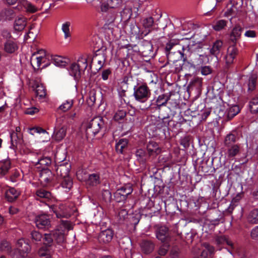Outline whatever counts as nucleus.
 Instances as JSON below:
<instances>
[{
	"label": "nucleus",
	"instance_id": "f257e3e1",
	"mask_svg": "<svg viewBox=\"0 0 258 258\" xmlns=\"http://www.w3.org/2000/svg\"><path fill=\"white\" fill-rule=\"evenodd\" d=\"M104 126L102 117L97 116L92 119L85 125L86 135L87 138L94 137Z\"/></svg>",
	"mask_w": 258,
	"mask_h": 258
},
{
	"label": "nucleus",
	"instance_id": "f03ea898",
	"mask_svg": "<svg viewBox=\"0 0 258 258\" xmlns=\"http://www.w3.org/2000/svg\"><path fill=\"white\" fill-rule=\"evenodd\" d=\"M42 240L46 246H51L55 242L58 244L62 243L64 240V237L61 231L56 230L49 233H45L43 236Z\"/></svg>",
	"mask_w": 258,
	"mask_h": 258
},
{
	"label": "nucleus",
	"instance_id": "7ed1b4c3",
	"mask_svg": "<svg viewBox=\"0 0 258 258\" xmlns=\"http://www.w3.org/2000/svg\"><path fill=\"white\" fill-rule=\"evenodd\" d=\"M151 95V90L146 84H142L134 88L133 95L136 101L141 103L146 102Z\"/></svg>",
	"mask_w": 258,
	"mask_h": 258
},
{
	"label": "nucleus",
	"instance_id": "20e7f679",
	"mask_svg": "<svg viewBox=\"0 0 258 258\" xmlns=\"http://www.w3.org/2000/svg\"><path fill=\"white\" fill-rule=\"evenodd\" d=\"M181 49H178L177 50L171 51L166 54L168 62H176L177 61L182 60L183 62L186 63V54L185 51L188 52L189 48L187 47H180ZM169 63V62H168Z\"/></svg>",
	"mask_w": 258,
	"mask_h": 258
},
{
	"label": "nucleus",
	"instance_id": "39448f33",
	"mask_svg": "<svg viewBox=\"0 0 258 258\" xmlns=\"http://www.w3.org/2000/svg\"><path fill=\"white\" fill-rule=\"evenodd\" d=\"M171 93L163 94L160 95L157 98L156 103V109L160 110V108L163 106H165L166 104H170L172 107H176L178 106V103L176 101H174L171 100Z\"/></svg>",
	"mask_w": 258,
	"mask_h": 258
},
{
	"label": "nucleus",
	"instance_id": "423d86ee",
	"mask_svg": "<svg viewBox=\"0 0 258 258\" xmlns=\"http://www.w3.org/2000/svg\"><path fill=\"white\" fill-rule=\"evenodd\" d=\"M34 222L36 226L39 229L49 230L51 227L49 216L46 214H40L35 217Z\"/></svg>",
	"mask_w": 258,
	"mask_h": 258
},
{
	"label": "nucleus",
	"instance_id": "0eeeda50",
	"mask_svg": "<svg viewBox=\"0 0 258 258\" xmlns=\"http://www.w3.org/2000/svg\"><path fill=\"white\" fill-rule=\"evenodd\" d=\"M244 27L240 24H236L232 28L229 34V42L231 44H235L240 39Z\"/></svg>",
	"mask_w": 258,
	"mask_h": 258
},
{
	"label": "nucleus",
	"instance_id": "6e6552de",
	"mask_svg": "<svg viewBox=\"0 0 258 258\" xmlns=\"http://www.w3.org/2000/svg\"><path fill=\"white\" fill-rule=\"evenodd\" d=\"M132 192V186L129 184L125 185L116 190L114 193V198L117 202H124Z\"/></svg>",
	"mask_w": 258,
	"mask_h": 258
},
{
	"label": "nucleus",
	"instance_id": "1a4fd4ad",
	"mask_svg": "<svg viewBox=\"0 0 258 258\" xmlns=\"http://www.w3.org/2000/svg\"><path fill=\"white\" fill-rule=\"evenodd\" d=\"M155 234L156 238L161 242H167L170 239L169 228L165 226H157Z\"/></svg>",
	"mask_w": 258,
	"mask_h": 258
},
{
	"label": "nucleus",
	"instance_id": "9d476101",
	"mask_svg": "<svg viewBox=\"0 0 258 258\" xmlns=\"http://www.w3.org/2000/svg\"><path fill=\"white\" fill-rule=\"evenodd\" d=\"M44 53L43 50H40L32 55L30 62L34 70H38L41 63L44 62L45 60L44 57Z\"/></svg>",
	"mask_w": 258,
	"mask_h": 258
},
{
	"label": "nucleus",
	"instance_id": "9b49d317",
	"mask_svg": "<svg viewBox=\"0 0 258 258\" xmlns=\"http://www.w3.org/2000/svg\"><path fill=\"white\" fill-rule=\"evenodd\" d=\"M11 148L13 149H23L25 146L24 142L21 135L14 132L11 133Z\"/></svg>",
	"mask_w": 258,
	"mask_h": 258
},
{
	"label": "nucleus",
	"instance_id": "f8f14e48",
	"mask_svg": "<svg viewBox=\"0 0 258 258\" xmlns=\"http://www.w3.org/2000/svg\"><path fill=\"white\" fill-rule=\"evenodd\" d=\"M238 54V49L236 44H231L227 48V54L225 56L226 68H228L229 66L232 64Z\"/></svg>",
	"mask_w": 258,
	"mask_h": 258
},
{
	"label": "nucleus",
	"instance_id": "ddd939ff",
	"mask_svg": "<svg viewBox=\"0 0 258 258\" xmlns=\"http://www.w3.org/2000/svg\"><path fill=\"white\" fill-rule=\"evenodd\" d=\"M208 59L206 55L194 53L192 54L190 62L186 60L187 63L190 64L191 67L197 68L202 64Z\"/></svg>",
	"mask_w": 258,
	"mask_h": 258
},
{
	"label": "nucleus",
	"instance_id": "4468645a",
	"mask_svg": "<svg viewBox=\"0 0 258 258\" xmlns=\"http://www.w3.org/2000/svg\"><path fill=\"white\" fill-rule=\"evenodd\" d=\"M155 245L154 241L148 239H142L140 243L141 250L145 254H149L153 252Z\"/></svg>",
	"mask_w": 258,
	"mask_h": 258
},
{
	"label": "nucleus",
	"instance_id": "2eb2a0df",
	"mask_svg": "<svg viewBox=\"0 0 258 258\" xmlns=\"http://www.w3.org/2000/svg\"><path fill=\"white\" fill-rule=\"evenodd\" d=\"M159 110V118L162 120L163 123H166L168 120L173 118L175 115V111L170 107H165Z\"/></svg>",
	"mask_w": 258,
	"mask_h": 258
},
{
	"label": "nucleus",
	"instance_id": "dca6fc26",
	"mask_svg": "<svg viewBox=\"0 0 258 258\" xmlns=\"http://www.w3.org/2000/svg\"><path fill=\"white\" fill-rule=\"evenodd\" d=\"M101 5V12H107L110 9L117 8L120 6L122 4V0H104Z\"/></svg>",
	"mask_w": 258,
	"mask_h": 258
},
{
	"label": "nucleus",
	"instance_id": "f3484780",
	"mask_svg": "<svg viewBox=\"0 0 258 258\" xmlns=\"http://www.w3.org/2000/svg\"><path fill=\"white\" fill-rule=\"evenodd\" d=\"M39 174L41 181L44 182L46 184L51 183L54 179L53 174L47 168L42 167Z\"/></svg>",
	"mask_w": 258,
	"mask_h": 258
},
{
	"label": "nucleus",
	"instance_id": "a211bd4d",
	"mask_svg": "<svg viewBox=\"0 0 258 258\" xmlns=\"http://www.w3.org/2000/svg\"><path fill=\"white\" fill-rule=\"evenodd\" d=\"M71 167L70 163L68 162H64L58 165L55 169L57 175L60 177H65L69 176Z\"/></svg>",
	"mask_w": 258,
	"mask_h": 258
},
{
	"label": "nucleus",
	"instance_id": "6ab92c4d",
	"mask_svg": "<svg viewBox=\"0 0 258 258\" xmlns=\"http://www.w3.org/2000/svg\"><path fill=\"white\" fill-rule=\"evenodd\" d=\"M113 236V232L112 230L107 229L101 231L98 237L100 243H108L111 241Z\"/></svg>",
	"mask_w": 258,
	"mask_h": 258
},
{
	"label": "nucleus",
	"instance_id": "aec40b11",
	"mask_svg": "<svg viewBox=\"0 0 258 258\" xmlns=\"http://www.w3.org/2000/svg\"><path fill=\"white\" fill-rule=\"evenodd\" d=\"M152 46L148 41L143 42L139 47V52L145 57L151 56L153 54Z\"/></svg>",
	"mask_w": 258,
	"mask_h": 258
},
{
	"label": "nucleus",
	"instance_id": "412c9836",
	"mask_svg": "<svg viewBox=\"0 0 258 258\" xmlns=\"http://www.w3.org/2000/svg\"><path fill=\"white\" fill-rule=\"evenodd\" d=\"M141 23L143 27L146 31V33L145 34V35H146L153 29L154 20L152 17L144 18L142 19Z\"/></svg>",
	"mask_w": 258,
	"mask_h": 258
},
{
	"label": "nucleus",
	"instance_id": "4be33fe9",
	"mask_svg": "<svg viewBox=\"0 0 258 258\" xmlns=\"http://www.w3.org/2000/svg\"><path fill=\"white\" fill-rule=\"evenodd\" d=\"M223 47V42L220 40H217L213 44L212 47L210 48V53L211 55L218 57Z\"/></svg>",
	"mask_w": 258,
	"mask_h": 258
},
{
	"label": "nucleus",
	"instance_id": "5701e85b",
	"mask_svg": "<svg viewBox=\"0 0 258 258\" xmlns=\"http://www.w3.org/2000/svg\"><path fill=\"white\" fill-rule=\"evenodd\" d=\"M179 39H170L166 44L165 47L166 54H167L168 52L175 50L176 47H178V49H180V47L182 46L179 45Z\"/></svg>",
	"mask_w": 258,
	"mask_h": 258
},
{
	"label": "nucleus",
	"instance_id": "b1692460",
	"mask_svg": "<svg viewBox=\"0 0 258 258\" xmlns=\"http://www.w3.org/2000/svg\"><path fill=\"white\" fill-rule=\"evenodd\" d=\"M137 160L143 166H145L147 159L149 158L148 153L143 149H137L135 153Z\"/></svg>",
	"mask_w": 258,
	"mask_h": 258
},
{
	"label": "nucleus",
	"instance_id": "393cba45",
	"mask_svg": "<svg viewBox=\"0 0 258 258\" xmlns=\"http://www.w3.org/2000/svg\"><path fill=\"white\" fill-rule=\"evenodd\" d=\"M15 16L16 13L13 9H5L0 12V21L11 20Z\"/></svg>",
	"mask_w": 258,
	"mask_h": 258
},
{
	"label": "nucleus",
	"instance_id": "a878e982",
	"mask_svg": "<svg viewBox=\"0 0 258 258\" xmlns=\"http://www.w3.org/2000/svg\"><path fill=\"white\" fill-rule=\"evenodd\" d=\"M147 150L148 151L149 156H150L155 154L157 155L161 152V149L158 144L156 142L153 141H150L147 144Z\"/></svg>",
	"mask_w": 258,
	"mask_h": 258
},
{
	"label": "nucleus",
	"instance_id": "bb28decb",
	"mask_svg": "<svg viewBox=\"0 0 258 258\" xmlns=\"http://www.w3.org/2000/svg\"><path fill=\"white\" fill-rule=\"evenodd\" d=\"M127 108L126 107L119 108L114 115L113 119L119 123L123 122L126 116Z\"/></svg>",
	"mask_w": 258,
	"mask_h": 258
},
{
	"label": "nucleus",
	"instance_id": "cd10ccee",
	"mask_svg": "<svg viewBox=\"0 0 258 258\" xmlns=\"http://www.w3.org/2000/svg\"><path fill=\"white\" fill-rule=\"evenodd\" d=\"M89 57L90 55L88 54L85 53L82 54L79 57L77 62H76V64L80 68V70L83 72H84L87 68V59Z\"/></svg>",
	"mask_w": 258,
	"mask_h": 258
},
{
	"label": "nucleus",
	"instance_id": "c85d7f7f",
	"mask_svg": "<svg viewBox=\"0 0 258 258\" xmlns=\"http://www.w3.org/2000/svg\"><path fill=\"white\" fill-rule=\"evenodd\" d=\"M227 149V154L229 158L235 157L240 153V147L239 144L231 145L226 147Z\"/></svg>",
	"mask_w": 258,
	"mask_h": 258
},
{
	"label": "nucleus",
	"instance_id": "c756f323",
	"mask_svg": "<svg viewBox=\"0 0 258 258\" xmlns=\"http://www.w3.org/2000/svg\"><path fill=\"white\" fill-rule=\"evenodd\" d=\"M55 127L53 135V138L56 141L59 142L62 140L66 135L67 128L65 126H62L60 128Z\"/></svg>",
	"mask_w": 258,
	"mask_h": 258
},
{
	"label": "nucleus",
	"instance_id": "7c9ffc66",
	"mask_svg": "<svg viewBox=\"0 0 258 258\" xmlns=\"http://www.w3.org/2000/svg\"><path fill=\"white\" fill-rule=\"evenodd\" d=\"M103 12L104 13L103 18L106 24H110L114 21L117 15V13L115 11L109 9V10L107 12Z\"/></svg>",
	"mask_w": 258,
	"mask_h": 258
},
{
	"label": "nucleus",
	"instance_id": "2f4dec72",
	"mask_svg": "<svg viewBox=\"0 0 258 258\" xmlns=\"http://www.w3.org/2000/svg\"><path fill=\"white\" fill-rule=\"evenodd\" d=\"M37 168L42 169V167L47 168L51 163L50 157H45L39 158L37 162H33Z\"/></svg>",
	"mask_w": 258,
	"mask_h": 258
},
{
	"label": "nucleus",
	"instance_id": "473e14b6",
	"mask_svg": "<svg viewBox=\"0 0 258 258\" xmlns=\"http://www.w3.org/2000/svg\"><path fill=\"white\" fill-rule=\"evenodd\" d=\"M20 192L14 187H10L5 193L6 198L9 202H13L17 199Z\"/></svg>",
	"mask_w": 258,
	"mask_h": 258
},
{
	"label": "nucleus",
	"instance_id": "72a5a7b5",
	"mask_svg": "<svg viewBox=\"0 0 258 258\" xmlns=\"http://www.w3.org/2000/svg\"><path fill=\"white\" fill-rule=\"evenodd\" d=\"M132 15V10L131 8L125 7L120 12L121 21L125 25L130 20Z\"/></svg>",
	"mask_w": 258,
	"mask_h": 258
},
{
	"label": "nucleus",
	"instance_id": "f704fd0d",
	"mask_svg": "<svg viewBox=\"0 0 258 258\" xmlns=\"http://www.w3.org/2000/svg\"><path fill=\"white\" fill-rule=\"evenodd\" d=\"M19 3L22 5L27 12L34 13L38 11V8L27 0H19Z\"/></svg>",
	"mask_w": 258,
	"mask_h": 258
},
{
	"label": "nucleus",
	"instance_id": "c9c22d12",
	"mask_svg": "<svg viewBox=\"0 0 258 258\" xmlns=\"http://www.w3.org/2000/svg\"><path fill=\"white\" fill-rule=\"evenodd\" d=\"M26 26V19L23 17H18L15 21L14 27L15 30L21 31Z\"/></svg>",
	"mask_w": 258,
	"mask_h": 258
},
{
	"label": "nucleus",
	"instance_id": "e433bc0d",
	"mask_svg": "<svg viewBox=\"0 0 258 258\" xmlns=\"http://www.w3.org/2000/svg\"><path fill=\"white\" fill-rule=\"evenodd\" d=\"M70 74L73 76L75 79L78 80L81 78V73L83 72L78 66L76 64V62H74L70 66L69 70Z\"/></svg>",
	"mask_w": 258,
	"mask_h": 258
},
{
	"label": "nucleus",
	"instance_id": "4c0bfd02",
	"mask_svg": "<svg viewBox=\"0 0 258 258\" xmlns=\"http://www.w3.org/2000/svg\"><path fill=\"white\" fill-rule=\"evenodd\" d=\"M238 138L236 136L231 133L227 135L224 141V145L225 147L231 145L237 144L236 142L238 141Z\"/></svg>",
	"mask_w": 258,
	"mask_h": 258
},
{
	"label": "nucleus",
	"instance_id": "58836bf2",
	"mask_svg": "<svg viewBox=\"0 0 258 258\" xmlns=\"http://www.w3.org/2000/svg\"><path fill=\"white\" fill-rule=\"evenodd\" d=\"M105 58L103 55V54H95L93 57L91 58V61L90 64V69L92 67V63L93 61H96L97 62L98 64V68L96 69L97 70H100L105 62Z\"/></svg>",
	"mask_w": 258,
	"mask_h": 258
},
{
	"label": "nucleus",
	"instance_id": "ea45409f",
	"mask_svg": "<svg viewBox=\"0 0 258 258\" xmlns=\"http://www.w3.org/2000/svg\"><path fill=\"white\" fill-rule=\"evenodd\" d=\"M99 93L98 89H91L89 94L88 98L87 99V103L89 105L92 106L94 104L96 100V94L97 93Z\"/></svg>",
	"mask_w": 258,
	"mask_h": 258
},
{
	"label": "nucleus",
	"instance_id": "a19ab883",
	"mask_svg": "<svg viewBox=\"0 0 258 258\" xmlns=\"http://www.w3.org/2000/svg\"><path fill=\"white\" fill-rule=\"evenodd\" d=\"M257 76L255 74H251L248 78L247 82V91L249 93L254 91L256 87Z\"/></svg>",
	"mask_w": 258,
	"mask_h": 258
},
{
	"label": "nucleus",
	"instance_id": "79ce46f5",
	"mask_svg": "<svg viewBox=\"0 0 258 258\" xmlns=\"http://www.w3.org/2000/svg\"><path fill=\"white\" fill-rule=\"evenodd\" d=\"M15 249L28 252L30 249V246L24 239H20L17 241V248Z\"/></svg>",
	"mask_w": 258,
	"mask_h": 258
},
{
	"label": "nucleus",
	"instance_id": "37998d69",
	"mask_svg": "<svg viewBox=\"0 0 258 258\" xmlns=\"http://www.w3.org/2000/svg\"><path fill=\"white\" fill-rule=\"evenodd\" d=\"M36 199L37 200H39V198L49 200L51 198V194L43 189H40L36 191Z\"/></svg>",
	"mask_w": 258,
	"mask_h": 258
},
{
	"label": "nucleus",
	"instance_id": "c03bdc74",
	"mask_svg": "<svg viewBox=\"0 0 258 258\" xmlns=\"http://www.w3.org/2000/svg\"><path fill=\"white\" fill-rule=\"evenodd\" d=\"M35 95L39 99H43L46 96V90L42 84H36L34 89Z\"/></svg>",
	"mask_w": 258,
	"mask_h": 258
},
{
	"label": "nucleus",
	"instance_id": "a18cd8bd",
	"mask_svg": "<svg viewBox=\"0 0 258 258\" xmlns=\"http://www.w3.org/2000/svg\"><path fill=\"white\" fill-rule=\"evenodd\" d=\"M17 44L12 40H8L5 44V50L9 53H12L17 50Z\"/></svg>",
	"mask_w": 258,
	"mask_h": 258
},
{
	"label": "nucleus",
	"instance_id": "49530a36",
	"mask_svg": "<svg viewBox=\"0 0 258 258\" xmlns=\"http://www.w3.org/2000/svg\"><path fill=\"white\" fill-rule=\"evenodd\" d=\"M11 168V162L9 160L2 161L0 162V174L2 176L5 175Z\"/></svg>",
	"mask_w": 258,
	"mask_h": 258
},
{
	"label": "nucleus",
	"instance_id": "de8ad7c7",
	"mask_svg": "<svg viewBox=\"0 0 258 258\" xmlns=\"http://www.w3.org/2000/svg\"><path fill=\"white\" fill-rule=\"evenodd\" d=\"M31 239L33 243L40 244L42 243L43 236L41 233L37 231H32L31 233Z\"/></svg>",
	"mask_w": 258,
	"mask_h": 258
},
{
	"label": "nucleus",
	"instance_id": "09e8293b",
	"mask_svg": "<svg viewBox=\"0 0 258 258\" xmlns=\"http://www.w3.org/2000/svg\"><path fill=\"white\" fill-rule=\"evenodd\" d=\"M248 222L251 224L258 223V209L251 210L247 217Z\"/></svg>",
	"mask_w": 258,
	"mask_h": 258
},
{
	"label": "nucleus",
	"instance_id": "8fccbe9b",
	"mask_svg": "<svg viewBox=\"0 0 258 258\" xmlns=\"http://www.w3.org/2000/svg\"><path fill=\"white\" fill-rule=\"evenodd\" d=\"M227 21L225 20H219L214 22L213 25V28L216 31H220L224 29L227 26Z\"/></svg>",
	"mask_w": 258,
	"mask_h": 258
},
{
	"label": "nucleus",
	"instance_id": "3c124183",
	"mask_svg": "<svg viewBox=\"0 0 258 258\" xmlns=\"http://www.w3.org/2000/svg\"><path fill=\"white\" fill-rule=\"evenodd\" d=\"M61 185L62 187L68 190H70L73 186V182L72 178L70 176L61 177Z\"/></svg>",
	"mask_w": 258,
	"mask_h": 258
},
{
	"label": "nucleus",
	"instance_id": "603ef678",
	"mask_svg": "<svg viewBox=\"0 0 258 258\" xmlns=\"http://www.w3.org/2000/svg\"><path fill=\"white\" fill-rule=\"evenodd\" d=\"M100 177L98 174L92 173L89 175L87 180L88 184L91 186H95L100 183Z\"/></svg>",
	"mask_w": 258,
	"mask_h": 258
},
{
	"label": "nucleus",
	"instance_id": "864d4df0",
	"mask_svg": "<svg viewBox=\"0 0 258 258\" xmlns=\"http://www.w3.org/2000/svg\"><path fill=\"white\" fill-rule=\"evenodd\" d=\"M128 140L126 139H121L116 144L115 149L117 152L123 153V149L126 147Z\"/></svg>",
	"mask_w": 258,
	"mask_h": 258
},
{
	"label": "nucleus",
	"instance_id": "5fc2aeb1",
	"mask_svg": "<svg viewBox=\"0 0 258 258\" xmlns=\"http://www.w3.org/2000/svg\"><path fill=\"white\" fill-rule=\"evenodd\" d=\"M240 112L238 106L233 105L227 110V116L229 119H231Z\"/></svg>",
	"mask_w": 258,
	"mask_h": 258
},
{
	"label": "nucleus",
	"instance_id": "6e6d98bb",
	"mask_svg": "<svg viewBox=\"0 0 258 258\" xmlns=\"http://www.w3.org/2000/svg\"><path fill=\"white\" fill-rule=\"evenodd\" d=\"M229 4L227 5V10L224 13V16L229 17L233 16L230 18V21L232 20L233 17H235L237 16V14L239 12L237 9H236L232 5H231L230 7H228Z\"/></svg>",
	"mask_w": 258,
	"mask_h": 258
},
{
	"label": "nucleus",
	"instance_id": "4d7b16f0",
	"mask_svg": "<svg viewBox=\"0 0 258 258\" xmlns=\"http://www.w3.org/2000/svg\"><path fill=\"white\" fill-rule=\"evenodd\" d=\"M52 61L56 66L60 67H64L67 63L66 58L58 55L54 56L52 58Z\"/></svg>",
	"mask_w": 258,
	"mask_h": 258
},
{
	"label": "nucleus",
	"instance_id": "13d9d810",
	"mask_svg": "<svg viewBox=\"0 0 258 258\" xmlns=\"http://www.w3.org/2000/svg\"><path fill=\"white\" fill-rule=\"evenodd\" d=\"M249 108L252 113L258 112V98H254L250 101Z\"/></svg>",
	"mask_w": 258,
	"mask_h": 258
},
{
	"label": "nucleus",
	"instance_id": "bf43d9fd",
	"mask_svg": "<svg viewBox=\"0 0 258 258\" xmlns=\"http://www.w3.org/2000/svg\"><path fill=\"white\" fill-rule=\"evenodd\" d=\"M215 242L218 245L226 243L227 245L233 246V243L229 240L225 236H219L215 238Z\"/></svg>",
	"mask_w": 258,
	"mask_h": 258
},
{
	"label": "nucleus",
	"instance_id": "052dcab7",
	"mask_svg": "<svg viewBox=\"0 0 258 258\" xmlns=\"http://www.w3.org/2000/svg\"><path fill=\"white\" fill-rule=\"evenodd\" d=\"M73 103V100H68L59 106L58 109L62 112H66L72 107Z\"/></svg>",
	"mask_w": 258,
	"mask_h": 258
},
{
	"label": "nucleus",
	"instance_id": "680f3d73",
	"mask_svg": "<svg viewBox=\"0 0 258 258\" xmlns=\"http://www.w3.org/2000/svg\"><path fill=\"white\" fill-rule=\"evenodd\" d=\"M186 63H181L179 61L176 62H172L170 67V71L172 72L178 73L182 70V66Z\"/></svg>",
	"mask_w": 258,
	"mask_h": 258
},
{
	"label": "nucleus",
	"instance_id": "e2e57ef3",
	"mask_svg": "<svg viewBox=\"0 0 258 258\" xmlns=\"http://www.w3.org/2000/svg\"><path fill=\"white\" fill-rule=\"evenodd\" d=\"M128 212L126 209H121L119 210L117 215V218L119 222L121 223L127 217Z\"/></svg>",
	"mask_w": 258,
	"mask_h": 258
},
{
	"label": "nucleus",
	"instance_id": "0e129e2a",
	"mask_svg": "<svg viewBox=\"0 0 258 258\" xmlns=\"http://www.w3.org/2000/svg\"><path fill=\"white\" fill-rule=\"evenodd\" d=\"M51 210L55 213L57 217H61V214L59 213V212H62L64 210V206L62 205H59L58 207L57 206L52 205L50 207Z\"/></svg>",
	"mask_w": 258,
	"mask_h": 258
},
{
	"label": "nucleus",
	"instance_id": "69168bd1",
	"mask_svg": "<svg viewBox=\"0 0 258 258\" xmlns=\"http://www.w3.org/2000/svg\"><path fill=\"white\" fill-rule=\"evenodd\" d=\"M71 23L70 22H66L62 25V30L64 34V38L67 39L71 36L70 26Z\"/></svg>",
	"mask_w": 258,
	"mask_h": 258
},
{
	"label": "nucleus",
	"instance_id": "338daca9",
	"mask_svg": "<svg viewBox=\"0 0 258 258\" xmlns=\"http://www.w3.org/2000/svg\"><path fill=\"white\" fill-rule=\"evenodd\" d=\"M202 85V80L199 78H195L190 83V86L191 88H195L196 89H200Z\"/></svg>",
	"mask_w": 258,
	"mask_h": 258
},
{
	"label": "nucleus",
	"instance_id": "774afa93",
	"mask_svg": "<svg viewBox=\"0 0 258 258\" xmlns=\"http://www.w3.org/2000/svg\"><path fill=\"white\" fill-rule=\"evenodd\" d=\"M11 248L10 243L6 240H2L0 243V250L9 252Z\"/></svg>",
	"mask_w": 258,
	"mask_h": 258
}]
</instances>
